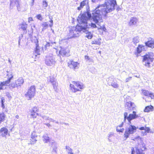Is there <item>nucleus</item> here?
<instances>
[{"label": "nucleus", "mask_w": 154, "mask_h": 154, "mask_svg": "<svg viewBox=\"0 0 154 154\" xmlns=\"http://www.w3.org/2000/svg\"><path fill=\"white\" fill-rule=\"evenodd\" d=\"M116 1L106 0L104 4L98 5L92 14V18L96 23L102 20V16H106V14L115 10Z\"/></svg>", "instance_id": "nucleus-1"}, {"label": "nucleus", "mask_w": 154, "mask_h": 154, "mask_svg": "<svg viewBox=\"0 0 154 154\" xmlns=\"http://www.w3.org/2000/svg\"><path fill=\"white\" fill-rule=\"evenodd\" d=\"M86 16L85 14H83L80 15L79 17V19L80 20L81 24H83L84 25L82 26L77 25L75 27L74 31L76 32H80L82 31L86 30L89 27L88 25L87 22Z\"/></svg>", "instance_id": "nucleus-2"}, {"label": "nucleus", "mask_w": 154, "mask_h": 154, "mask_svg": "<svg viewBox=\"0 0 154 154\" xmlns=\"http://www.w3.org/2000/svg\"><path fill=\"white\" fill-rule=\"evenodd\" d=\"M84 88V85L78 81H72L69 85L70 90L72 93L81 91Z\"/></svg>", "instance_id": "nucleus-3"}, {"label": "nucleus", "mask_w": 154, "mask_h": 154, "mask_svg": "<svg viewBox=\"0 0 154 154\" xmlns=\"http://www.w3.org/2000/svg\"><path fill=\"white\" fill-rule=\"evenodd\" d=\"M154 59V54L152 53L148 52L143 57V64L148 67H150V62H152Z\"/></svg>", "instance_id": "nucleus-4"}, {"label": "nucleus", "mask_w": 154, "mask_h": 154, "mask_svg": "<svg viewBox=\"0 0 154 154\" xmlns=\"http://www.w3.org/2000/svg\"><path fill=\"white\" fill-rule=\"evenodd\" d=\"M124 121L125 122L126 119H127L129 125L131 123V121L132 120L140 117V116L139 115L137 114L136 112L135 111H133L132 113L130 114L129 115H128V112H125L124 113Z\"/></svg>", "instance_id": "nucleus-5"}, {"label": "nucleus", "mask_w": 154, "mask_h": 154, "mask_svg": "<svg viewBox=\"0 0 154 154\" xmlns=\"http://www.w3.org/2000/svg\"><path fill=\"white\" fill-rule=\"evenodd\" d=\"M137 128L134 125H130L129 126L125 129L124 134L125 140L127 139L131 134H132L136 131Z\"/></svg>", "instance_id": "nucleus-6"}, {"label": "nucleus", "mask_w": 154, "mask_h": 154, "mask_svg": "<svg viewBox=\"0 0 154 154\" xmlns=\"http://www.w3.org/2000/svg\"><path fill=\"white\" fill-rule=\"evenodd\" d=\"M36 92V88L35 85L31 86L28 89L25 96L29 98V100H31L35 95Z\"/></svg>", "instance_id": "nucleus-7"}, {"label": "nucleus", "mask_w": 154, "mask_h": 154, "mask_svg": "<svg viewBox=\"0 0 154 154\" xmlns=\"http://www.w3.org/2000/svg\"><path fill=\"white\" fill-rule=\"evenodd\" d=\"M7 75L9 77L8 79L5 81L1 82L0 83V90H3L4 87L10 85V83L11 80L13 78V76L12 74L9 73L7 74Z\"/></svg>", "instance_id": "nucleus-8"}, {"label": "nucleus", "mask_w": 154, "mask_h": 154, "mask_svg": "<svg viewBox=\"0 0 154 154\" xmlns=\"http://www.w3.org/2000/svg\"><path fill=\"white\" fill-rule=\"evenodd\" d=\"M39 111L38 107L36 106L33 107L29 111L31 118L35 119L36 118L37 116H39L38 112Z\"/></svg>", "instance_id": "nucleus-9"}, {"label": "nucleus", "mask_w": 154, "mask_h": 154, "mask_svg": "<svg viewBox=\"0 0 154 154\" xmlns=\"http://www.w3.org/2000/svg\"><path fill=\"white\" fill-rule=\"evenodd\" d=\"M59 55L60 56L66 57L70 56V50L68 48H61L59 51Z\"/></svg>", "instance_id": "nucleus-10"}, {"label": "nucleus", "mask_w": 154, "mask_h": 154, "mask_svg": "<svg viewBox=\"0 0 154 154\" xmlns=\"http://www.w3.org/2000/svg\"><path fill=\"white\" fill-rule=\"evenodd\" d=\"M68 66L70 68L75 69L79 68V63L77 62H75L73 60H70L68 63Z\"/></svg>", "instance_id": "nucleus-11"}, {"label": "nucleus", "mask_w": 154, "mask_h": 154, "mask_svg": "<svg viewBox=\"0 0 154 154\" xmlns=\"http://www.w3.org/2000/svg\"><path fill=\"white\" fill-rule=\"evenodd\" d=\"M55 61L52 57L47 56L46 57L45 63L48 66H54Z\"/></svg>", "instance_id": "nucleus-12"}, {"label": "nucleus", "mask_w": 154, "mask_h": 154, "mask_svg": "<svg viewBox=\"0 0 154 154\" xmlns=\"http://www.w3.org/2000/svg\"><path fill=\"white\" fill-rule=\"evenodd\" d=\"M24 82V80L23 79L22 77L19 78L15 82V84L14 85L11 84V86L13 88L17 87L20 86L23 84Z\"/></svg>", "instance_id": "nucleus-13"}, {"label": "nucleus", "mask_w": 154, "mask_h": 154, "mask_svg": "<svg viewBox=\"0 0 154 154\" xmlns=\"http://www.w3.org/2000/svg\"><path fill=\"white\" fill-rule=\"evenodd\" d=\"M125 108L129 110H131L135 109V107L134 103L131 101H129L125 103Z\"/></svg>", "instance_id": "nucleus-14"}, {"label": "nucleus", "mask_w": 154, "mask_h": 154, "mask_svg": "<svg viewBox=\"0 0 154 154\" xmlns=\"http://www.w3.org/2000/svg\"><path fill=\"white\" fill-rule=\"evenodd\" d=\"M37 135L35 132H33L31 135V138L29 140V144H33L35 143L37 141L36 137Z\"/></svg>", "instance_id": "nucleus-15"}, {"label": "nucleus", "mask_w": 154, "mask_h": 154, "mask_svg": "<svg viewBox=\"0 0 154 154\" xmlns=\"http://www.w3.org/2000/svg\"><path fill=\"white\" fill-rule=\"evenodd\" d=\"M47 82L48 83H51L54 88H56L58 86V84L56 82L54 76H50L49 79H48Z\"/></svg>", "instance_id": "nucleus-16"}, {"label": "nucleus", "mask_w": 154, "mask_h": 154, "mask_svg": "<svg viewBox=\"0 0 154 154\" xmlns=\"http://www.w3.org/2000/svg\"><path fill=\"white\" fill-rule=\"evenodd\" d=\"M74 30L71 29L70 30L69 32L67 35V37L66 38L67 40H69V39L74 38L78 36L76 34L74 33Z\"/></svg>", "instance_id": "nucleus-17"}, {"label": "nucleus", "mask_w": 154, "mask_h": 154, "mask_svg": "<svg viewBox=\"0 0 154 154\" xmlns=\"http://www.w3.org/2000/svg\"><path fill=\"white\" fill-rule=\"evenodd\" d=\"M142 93L144 95L146 96L150 97L151 99H152L154 98V93L151 92H149L148 91L146 90H142Z\"/></svg>", "instance_id": "nucleus-18"}, {"label": "nucleus", "mask_w": 154, "mask_h": 154, "mask_svg": "<svg viewBox=\"0 0 154 154\" xmlns=\"http://www.w3.org/2000/svg\"><path fill=\"white\" fill-rule=\"evenodd\" d=\"M8 133V130L5 127H2L0 129V134L2 137H5Z\"/></svg>", "instance_id": "nucleus-19"}, {"label": "nucleus", "mask_w": 154, "mask_h": 154, "mask_svg": "<svg viewBox=\"0 0 154 154\" xmlns=\"http://www.w3.org/2000/svg\"><path fill=\"white\" fill-rule=\"evenodd\" d=\"M145 46L139 45L137 48V51L134 53V54L137 56H138L139 54L141 53L142 51L144 50Z\"/></svg>", "instance_id": "nucleus-20"}, {"label": "nucleus", "mask_w": 154, "mask_h": 154, "mask_svg": "<svg viewBox=\"0 0 154 154\" xmlns=\"http://www.w3.org/2000/svg\"><path fill=\"white\" fill-rule=\"evenodd\" d=\"M138 21L137 18L135 17H131L129 22L128 24L129 26L136 25Z\"/></svg>", "instance_id": "nucleus-21"}, {"label": "nucleus", "mask_w": 154, "mask_h": 154, "mask_svg": "<svg viewBox=\"0 0 154 154\" xmlns=\"http://www.w3.org/2000/svg\"><path fill=\"white\" fill-rule=\"evenodd\" d=\"M146 46L152 48H154V40L152 39L151 40L145 43Z\"/></svg>", "instance_id": "nucleus-22"}, {"label": "nucleus", "mask_w": 154, "mask_h": 154, "mask_svg": "<svg viewBox=\"0 0 154 154\" xmlns=\"http://www.w3.org/2000/svg\"><path fill=\"white\" fill-rule=\"evenodd\" d=\"M6 118V116L4 113L0 112V124L4 121Z\"/></svg>", "instance_id": "nucleus-23"}, {"label": "nucleus", "mask_w": 154, "mask_h": 154, "mask_svg": "<svg viewBox=\"0 0 154 154\" xmlns=\"http://www.w3.org/2000/svg\"><path fill=\"white\" fill-rule=\"evenodd\" d=\"M20 29L23 31L26 30L27 24L26 22H23L20 24Z\"/></svg>", "instance_id": "nucleus-24"}, {"label": "nucleus", "mask_w": 154, "mask_h": 154, "mask_svg": "<svg viewBox=\"0 0 154 154\" xmlns=\"http://www.w3.org/2000/svg\"><path fill=\"white\" fill-rule=\"evenodd\" d=\"M153 109V107L152 105L147 106L145 108L144 111L145 112H148L150 111H152Z\"/></svg>", "instance_id": "nucleus-25"}, {"label": "nucleus", "mask_w": 154, "mask_h": 154, "mask_svg": "<svg viewBox=\"0 0 154 154\" xmlns=\"http://www.w3.org/2000/svg\"><path fill=\"white\" fill-rule=\"evenodd\" d=\"M43 141L45 143H48L50 142V138L47 135H44L43 136Z\"/></svg>", "instance_id": "nucleus-26"}, {"label": "nucleus", "mask_w": 154, "mask_h": 154, "mask_svg": "<svg viewBox=\"0 0 154 154\" xmlns=\"http://www.w3.org/2000/svg\"><path fill=\"white\" fill-rule=\"evenodd\" d=\"M140 40L138 36H136L133 38V42L134 44H136L139 42Z\"/></svg>", "instance_id": "nucleus-27"}, {"label": "nucleus", "mask_w": 154, "mask_h": 154, "mask_svg": "<svg viewBox=\"0 0 154 154\" xmlns=\"http://www.w3.org/2000/svg\"><path fill=\"white\" fill-rule=\"evenodd\" d=\"M150 130V129L149 127H146V126H145L144 132H143V131H142V133H144L143 134L144 135H146V132H147L148 133H149Z\"/></svg>", "instance_id": "nucleus-28"}, {"label": "nucleus", "mask_w": 154, "mask_h": 154, "mask_svg": "<svg viewBox=\"0 0 154 154\" xmlns=\"http://www.w3.org/2000/svg\"><path fill=\"white\" fill-rule=\"evenodd\" d=\"M86 37L88 39H91L92 37V35L90 32H88L86 33Z\"/></svg>", "instance_id": "nucleus-29"}, {"label": "nucleus", "mask_w": 154, "mask_h": 154, "mask_svg": "<svg viewBox=\"0 0 154 154\" xmlns=\"http://www.w3.org/2000/svg\"><path fill=\"white\" fill-rule=\"evenodd\" d=\"M137 154H144L142 150L139 149H136Z\"/></svg>", "instance_id": "nucleus-30"}, {"label": "nucleus", "mask_w": 154, "mask_h": 154, "mask_svg": "<svg viewBox=\"0 0 154 154\" xmlns=\"http://www.w3.org/2000/svg\"><path fill=\"white\" fill-rule=\"evenodd\" d=\"M124 130V129L123 128H120L117 127V128H116V131L118 132H123Z\"/></svg>", "instance_id": "nucleus-31"}, {"label": "nucleus", "mask_w": 154, "mask_h": 154, "mask_svg": "<svg viewBox=\"0 0 154 154\" xmlns=\"http://www.w3.org/2000/svg\"><path fill=\"white\" fill-rule=\"evenodd\" d=\"M86 0H84L80 3V6L81 8H83L86 5Z\"/></svg>", "instance_id": "nucleus-32"}, {"label": "nucleus", "mask_w": 154, "mask_h": 154, "mask_svg": "<svg viewBox=\"0 0 154 154\" xmlns=\"http://www.w3.org/2000/svg\"><path fill=\"white\" fill-rule=\"evenodd\" d=\"M92 44L100 45V42L97 40H94L92 41Z\"/></svg>", "instance_id": "nucleus-33"}, {"label": "nucleus", "mask_w": 154, "mask_h": 154, "mask_svg": "<svg viewBox=\"0 0 154 154\" xmlns=\"http://www.w3.org/2000/svg\"><path fill=\"white\" fill-rule=\"evenodd\" d=\"M48 25L46 22L44 23L43 24V29H45L48 27Z\"/></svg>", "instance_id": "nucleus-34"}, {"label": "nucleus", "mask_w": 154, "mask_h": 154, "mask_svg": "<svg viewBox=\"0 0 154 154\" xmlns=\"http://www.w3.org/2000/svg\"><path fill=\"white\" fill-rule=\"evenodd\" d=\"M43 6L45 8L47 7L48 6V3L46 1H43L42 3Z\"/></svg>", "instance_id": "nucleus-35"}, {"label": "nucleus", "mask_w": 154, "mask_h": 154, "mask_svg": "<svg viewBox=\"0 0 154 154\" xmlns=\"http://www.w3.org/2000/svg\"><path fill=\"white\" fill-rule=\"evenodd\" d=\"M87 16H88V18L86 17L87 21L88 20L90 19L91 17V14L89 12H87Z\"/></svg>", "instance_id": "nucleus-36"}, {"label": "nucleus", "mask_w": 154, "mask_h": 154, "mask_svg": "<svg viewBox=\"0 0 154 154\" xmlns=\"http://www.w3.org/2000/svg\"><path fill=\"white\" fill-rule=\"evenodd\" d=\"M38 47V45L36 46V47L35 48V53H36L37 54H39L38 53L39 52V50L37 48V47Z\"/></svg>", "instance_id": "nucleus-37"}, {"label": "nucleus", "mask_w": 154, "mask_h": 154, "mask_svg": "<svg viewBox=\"0 0 154 154\" xmlns=\"http://www.w3.org/2000/svg\"><path fill=\"white\" fill-rule=\"evenodd\" d=\"M36 18L39 20H42V15L40 14H38L36 16Z\"/></svg>", "instance_id": "nucleus-38"}, {"label": "nucleus", "mask_w": 154, "mask_h": 154, "mask_svg": "<svg viewBox=\"0 0 154 154\" xmlns=\"http://www.w3.org/2000/svg\"><path fill=\"white\" fill-rule=\"evenodd\" d=\"M91 26L93 28H96L97 27L96 25L95 24L93 23H91Z\"/></svg>", "instance_id": "nucleus-39"}, {"label": "nucleus", "mask_w": 154, "mask_h": 154, "mask_svg": "<svg viewBox=\"0 0 154 154\" xmlns=\"http://www.w3.org/2000/svg\"><path fill=\"white\" fill-rule=\"evenodd\" d=\"M132 77H129L126 79L125 80L126 82H128L129 81L131 80V79Z\"/></svg>", "instance_id": "nucleus-40"}, {"label": "nucleus", "mask_w": 154, "mask_h": 154, "mask_svg": "<svg viewBox=\"0 0 154 154\" xmlns=\"http://www.w3.org/2000/svg\"><path fill=\"white\" fill-rule=\"evenodd\" d=\"M33 21V19L32 17H29L28 18V23H30L31 21Z\"/></svg>", "instance_id": "nucleus-41"}, {"label": "nucleus", "mask_w": 154, "mask_h": 154, "mask_svg": "<svg viewBox=\"0 0 154 154\" xmlns=\"http://www.w3.org/2000/svg\"><path fill=\"white\" fill-rule=\"evenodd\" d=\"M100 29L103 30V31H105L106 30V28L104 26L101 27L100 28Z\"/></svg>", "instance_id": "nucleus-42"}, {"label": "nucleus", "mask_w": 154, "mask_h": 154, "mask_svg": "<svg viewBox=\"0 0 154 154\" xmlns=\"http://www.w3.org/2000/svg\"><path fill=\"white\" fill-rule=\"evenodd\" d=\"M117 4L116 3V8H117L116 9V10H117L118 11H119L121 9V8H120L119 6L117 7Z\"/></svg>", "instance_id": "nucleus-43"}, {"label": "nucleus", "mask_w": 154, "mask_h": 154, "mask_svg": "<svg viewBox=\"0 0 154 154\" xmlns=\"http://www.w3.org/2000/svg\"><path fill=\"white\" fill-rule=\"evenodd\" d=\"M68 150L70 151L69 152H68V154H73V153L72 152V150L71 149H68Z\"/></svg>", "instance_id": "nucleus-44"}, {"label": "nucleus", "mask_w": 154, "mask_h": 154, "mask_svg": "<svg viewBox=\"0 0 154 154\" xmlns=\"http://www.w3.org/2000/svg\"><path fill=\"white\" fill-rule=\"evenodd\" d=\"M145 127H141L140 128H139V129L141 130H145Z\"/></svg>", "instance_id": "nucleus-45"}, {"label": "nucleus", "mask_w": 154, "mask_h": 154, "mask_svg": "<svg viewBox=\"0 0 154 154\" xmlns=\"http://www.w3.org/2000/svg\"><path fill=\"white\" fill-rule=\"evenodd\" d=\"M5 99L3 98L1 99V104L4 103L5 102Z\"/></svg>", "instance_id": "nucleus-46"}, {"label": "nucleus", "mask_w": 154, "mask_h": 154, "mask_svg": "<svg viewBox=\"0 0 154 154\" xmlns=\"http://www.w3.org/2000/svg\"><path fill=\"white\" fill-rule=\"evenodd\" d=\"M85 58L86 60H89L90 59L89 57L88 56L86 55L85 56Z\"/></svg>", "instance_id": "nucleus-47"}, {"label": "nucleus", "mask_w": 154, "mask_h": 154, "mask_svg": "<svg viewBox=\"0 0 154 154\" xmlns=\"http://www.w3.org/2000/svg\"><path fill=\"white\" fill-rule=\"evenodd\" d=\"M123 122H122L121 124L119 125V126H118L117 127L121 128L123 126Z\"/></svg>", "instance_id": "nucleus-48"}, {"label": "nucleus", "mask_w": 154, "mask_h": 154, "mask_svg": "<svg viewBox=\"0 0 154 154\" xmlns=\"http://www.w3.org/2000/svg\"><path fill=\"white\" fill-rule=\"evenodd\" d=\"M132 152L131 154H134V148H132L131 149Z\"/></svg>", "instance_id": "nucleus-49"}, {"label": "nucleus", "mask_w": 154, "mask_h": 154, "mask_svg": "<svg viewBox=\"0 0 154 154\" xmlns=\"http://www.w3.org/2000/svg\"><path fill=\"white\" fill-rule=\"evenodd\" d=\"M50 21L51 23V25H50V26L51 27L53 25V21L52 20H51Z\"/></svg>", "instance_id": "nucleus-50"}, {"label": "nucleus", "mask_w": 154, "mask_h": 154, "mask_svg": "<svg viewBox=\"0 0 154 154\" xmlns=\"http://www.w3.org/2000/svg\"><path fill=\"white\" fill-rule=\"evenodd\" d=\"M50 43L49 42H47L45 45L46 46V47L50 46Z\"/></svg>", "instance_id": "nucleus-51"}, {"label": "nucleus", "mask_w": 154, "mask_h": 154, "mask_svg": "<svg viewBox=\"0 0 154 154\" xmlns=\"http://www.w3.org/2000/svg\"><path fill=\"white\" fill-rule=\"evenodd\" d=\"M2 107L3 109L5 108V106L4 103L2 104Z\"/></svg>", "instance_id": "nucleus-52"}, {"label": "nucleus", "mask_w": 154, "mask_h": 154, "mask_svg": "<svg viewBox=\"0 0 154 154\" xmlns=\"http://www.w3.org/2000/svg\"><path fill=\"white\" fill-rule=\"evenodd\" d=\"M34 0H32V4H31L32 5H33L34 3Z\"/></svg>", "instance_id": "nucleus-53"}, {"label": "nucleus", "mask_w": 154, "mask_h": 154, "mask_svg": "<svg viewBox=\"0 0 154 154\" xmlns=\"http://www.w3.org/2000/svg\"><path fill=\"white\" fill-rule=\"evenodd\" d=\"M81 8V7L80 6L79 7H78V9L79 10H81V8Z\"/></svg>", "instance_id": "nucleus-54"}, {"label": "nucleus", "mask_w": 154, "mask_h": 154, "mask_svg": "<svg viewBox=\"0 0 154 154\" xmlns=\"http://www.w3.org/2000/svg\"><path fill=\"white\" fill-rule=\"evenodd\" d=\"M140 75H138V76H137V75H135V76L136 77H137V78H139L140 77Z\"/></svg>", "instance_id": "nucleus-55"}, {"label": "nucleus", "mask_w": 154, "mask_h": 154, "mask_svg": "<svg viewBox=\"0 0 154 154\" xmlns=\"http://www.w3.org/2000/svg\"><path fill=\"white\" fill-rule=\"evenodd\" d=\"M68 148H69L68 146H66V149H68Z\"/></svg>", "instance_id": "nucleus-56"}, {"label": "nucleus", "mask_w": 154, "mask_h": 154, "mask_svg": "<svg viewBox=\"0 0 154 154\" xmlns=\"http://www.w3.org/2000/svg\"><path fill=\"white\" fill-rule=\"evenodd\" d=\"M95 1V0H92V2H94Z\"/></svg>", "instance_id": "nucleus-57"}, {"label": "nucleus", "mask_w": 154, "mask_h": 154, "mask_svg": "<svg viewBox=\"0 0 154 154\" xmlns=\"http://www.w3.org/2000/svg\"><path fill=\"white\" fill-rule=\"evenodd\" d=\"M116 88H117L118 87L117 85L116 84Z\"/></svg>", "instance_id": "nucleus-58"}, {"label": "nucleus", "mask_w": 154, "mask_h": 154, "mask_svg": "<svg viewBox=\"0 0 154 154\" xmlns=\"http://www.w3.org/2000/svg\"><path fill=\"white\" fill-rule=\"evenodd\" d=\"M77 34H79L78 33H77Z\"/></svg>", "instance_id": "nucleus-59"}, {"label": "nucleus", "mask_w": 154, "mask_h": 154, "mask_svg": "<svg viewBox=\"0 0 154 154\" xmlns=\"http://www.w3.org/2000/svg\"><path fill=\"white\" fill-rule=\"evenodd\" d=\"M143 99H144V97H143Z\"/></svg>", "instance_id": "nucleus-60"}]
</instances>
